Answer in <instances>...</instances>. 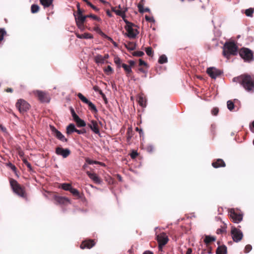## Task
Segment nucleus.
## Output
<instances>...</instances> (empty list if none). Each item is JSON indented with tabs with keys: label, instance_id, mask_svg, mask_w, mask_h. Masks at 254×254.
I'll list each match as a JSON object with an SVG mask.
<instances>
[{
	"label": "nucleus",
	"instance_id": "obj_20",
	"mask_svg": "<svg viewBox=\"0 0 254 254\" xmlns=\"http://www.w3.org/2000/svg\"><path fill=\"white\" fill-rule=\"evenodd\" d=\"M74 16L75 17V22L76 23H85L86 21V18H88V16L86 15H76L75 14H74Z\"/></svg>",
	"mask_w": 254,
	"mask_h": 254
},
{
	"label": "nucleus",
	"instance_id": "obj_8",
	"mask_svg": "<svg viewBox=\"0 0 254 254\" xmlns=\"http://www.w3.org/2000/svg\"><path fill=\"white\" fill-rule=\"evenodd\" d=\"M16 107L21 113L23 114L30 109V105L25 100L20 99L17 100L16 103Z\"/></svg>",
	"mask_w": 254,
	"mask_h": 254
},
{
	"label": "nucleus",
	"instance_id": "obj_1",
	"mask_svg": "<svg viewBox=\"0 0 254 254\" xmlns=\"http://www.w3.org/2000/svg\"><path fill=\"white\" fill-rule=\"evenodd\" d=\"M234 82L239 83L248 92H254V75L243 74L233 79Z\"/></svg>",
	"mask_w": 254,
	"mask_h": 254
},
{
	"label": "nucleus",
	"instance_id": "obj_47",
	"mask_svg": "<svg viewBox=\"0 0 254 254\" xmlns=\"http://www.w3.org/2000/svg\"><path fill=\"white\" fill-rule=\"evenodd\" d=\"M144 53L142 51H135L132 53V55L135 57H142Z\"/></svg>",
	"mask_w": 254,
	"mask_h": 254
},
{
	"label": "nucleus",
	"instance_id": "obj_5",
	"mask_svg": "<svg viewBox=\"0 0 254 254\" xmlns=\"http://www.w3.org/2000/svg\"><path fill=\"white\" fill-rule=\"evenodd\" d=\"M238 53L246 62L250 63L254 60V52L249 48H242L239 50Z\"/></svg>",
	"mask_w": 254,
	"mask_h": 254
},
{
	"label": "nucleus",
	"instance_id": "obj_55",
	"mask_svg": "<svg viewBox=\"0 0 254 254\" xmlns=\"http://www.w3.org/2000/svg\"><path fill=\"white\" fill-rule=\"evenodd\" d=\"M219 112V109L217 107L214 108L211 110V113L214 116L217 115L218 113Z\"/></svg>",
	"mask_w": 254,
	"mask_h": 254
},
{
	"label": "nucleus",
	"instance_id": "obj_30",
	"mask_svg": "<svg viewBox=\"0 0 254 254\" xmlns=\"http://www.w3.org/2000/svg\"><path fill=\"white\" fill-rule=\"evenodd\" d=\"M77 97L81 100L83 103L88 104L90 102L85 96H84L81 93H78L77 95Z\"/></svg>",
	"mask_w": 254,
	"mask_h": 254
},
{
	"label": "nucleus",
	"instance_id": "obj_14",
	"mask_svg": "<svg viewBox=\"0 0 254 254\" xmlns=\"http://www.w3.org/2000/svg\"><path fill=\"white\" fill-rule=\"evenodd\" d=\"M35 94L41 102H49L50 99L46 93L37 90L35 92Z\"/></svg>",
	"mask_w": 254,
	"mask_h": 254
},
{
	"label": "nucleus",
	"instance_id": "obj_51",
	"mask_svg": "<svg viewBox=\"0 0 254 254\" xmlns=\"http://www.w3.org/2000/svg\"><path fill=\"white\" fill-rule=\"evenodd\" d=\"M87 16H88V17L92 18L94 20H97L98 21H100L101 20L100 17L94 14L87 15Z\"/></svg>",
	"mask_w": 254,
	"mask_h": 254
},
{
	"label": "nucleus",
	"instance_id": "obj_34",
	"mask_svg": "<svg viewBox=\"0 0 254 254\" xmlns=\"http://www.w3.org/2000/svg\"><path fill=\"white\" fill-rule=\"evenodd\" d=\"M137 7L138 8V11L140 13H143L145 12H150V9L148 7L144 8L143 6L140 4H138Z\"/></svg>",
	"mask_w": 254,
	"mask_h": 254
},
{
	"label": "nucleus",
	"instance_id": "obj_57",
	"mask_svg": "<svg viewBox=\"0 0 254 254\" xmlns=\"http://www.w3.org/2000/svg\"><path fill=\"white\" fill-rule=\"evenodd\" d=\"M75 132H77L79 134H84L86 133V130L84 128L82 129H80V130L76 129V130H75Z\"/></svg>",
	"mask_w": 254,
	"mask_h": 254
},
{
	"label": "nucleus",
	"instance_id": "obj_58",
	"mask_svg": "<svg viewBox=\"0 0 254 254\" xmlns=\"http://www.w3.org/2000/svg\"><path fill=\"white\" fill-rule=\"evenodd\" d=\"M84 10L81 8H78V10H77L76 15H82Z\"/></svg>",
	"mask_w": 254,
	"mask_h": 254
},
{
	"label": "nucleus",
	"instance_id": "obj_40",
	"mask_svg": "<svg viewBox=\"0 0 254 254\" xmlns=\"http://www.w3.org/2000/svg\"><path fill=\"white\" fill-rule=\"evenodd\" d=\"M226 232V226L225 224H224L223 226H221L220 228L217 230L216 233L218 234H223Z\"/></svg>",
	"mask_w": 254,
	"mask_h": 254
},
{
	"label": "nucleus",
	"instance_id": "obj_63",
	"mask_svg": "<svg viewBox=\"0 0 254 254\" xmlns=\"http://www.w3.org/2000/svg\"><path fill=\"white\" fill-rule=\"evenodd\" d=\"M128 63L129 64L128 65L130 66V67L133 66L135 64V62L133 61H129Z\"/></svg>",
	"mask_w": 254,
	"mask_h": 254
},
{
	"label": "nucleus",
	"instance_id": "obj_18",
	"mask_svg": "<svg viewBox=\"0 0 254 254\" xmlns=\"http://www.w3.org/2000/svg\"><path fill=\"white\" fill-rule=\"evenodd\" d=\"M212 166L215 168H218L219 167H225L226 164L222 159H217L213 161Z\"/></svg>",
	"mask_w": 254,
	"mask_h": 254
},
{
	"label": "nucleus",
	"instance_id": "obj_61",
	"mask_svg": "<svg viewBox=\"0 0 254 254\" xmlns=\"http://www.w3.org/2000/svg\"><path fill=\"white\" fill-rule=\"evenodd\" d=\"M145 18L146 20L147 21H149V22H151L153 20V18L150 17L147 15L145 16Z\"/></svg>",
	"mask_w": 254,
	"mask_h": 254
},
{
	"label": "nucleus",
	"instance_id": "obj_12",
	"mask_svg": "<svg viewBox=\"0 0 254 254\" xmlns=\"http://www.w3.org/2000/svg\"><path fill=\"white\" fill-rule=\"evenodd\" d=\"M53 199L55 201V203L56 204L66 205L68 203H70V200L68 198L57 194L53 195Z\"/></svg>",
	"mask_w": 254,
	"mask_h": 254
},
{
	"label": "nucleus",
	"instance_id": "obj_62",
	"mask_svg": "<svg viewBox=\"0 0 254 254\" xmlns=\"http://www.w3.org/2000/svg\"><path fill=\"white\" fill-rule=\"evenodd\" d=\"M8 165L9 166V167L11 168V169L13 170V171H15L16 170V167L13 165L11 163H9L8 164Z\"/></svg>",
	"mask_w": 254,
	"mask_h": 254
},
{
	"label": "nucleus",
	"instance_id": "obj_49",
	"mask_svg": "<svg viewBox=\"0 0 254 254\" xmlns=\"http://www.w3.org/2000/svg\"><path fill=\"white\" fill-rule=\"evenodd\" d=\"M77 27L81 31L85 30L86 26L84 25V23H76Z\"/></svg>",
	"mask_w": 254,
	"mask_h": 254
},
{
	"label": "nucleus",
	"instance_id": "obj_25",
	"mask_svg": "<svg viewBox=\"0 0 254 254\" xmlns=\"http://www.w3.org/2000/svg\"><path fill=\"white\" fill-rule=\"evenodd\" d=\"M53 0H40L41 4L44 7H48L53 3Z\"/></svg>",
	"mask_w": 254,
	"mask_h": 254
},
{
	"label": "nucleus",
	"instance_id": "obj_32",
	"mask_svg": "<svg viewBox=\"0 0 254 254\" xmlns=\"http://www.w3.org/2000/svg\"><path fill=\"white\" fill-rule=\"evenodd\" d=\"M167 61V57L165 55H162L159 57L158 63L160 64H163L166 63Z\"/></svg>",
	"mask_w": 254,
	"mask_h": 254
},
{
	"label": "nucleus",
	"instance_id": "obj_52",
	"mask_svg": "<svg viewBox=\"0 0 254 254\" xmlns=\"http://www.w3.org/2000/svg\"><path fill=\"white\" fill-rule=\"evenodd\" d=\"M22 161L24 164L27 167V168H28L30 170L32 169V166L30 163L26 159H22Z\"/></svg>",
	"mask_w": 254,
	"mask_h": 254
},
{
	"label": "nucleus",
	"instance_id": "obj_6",
	"mask_svg": "<svg viewBox=\"0 0 254 254\" xmlns=\"http://www.w3.org/2000/svg\"><path fill=\"white\" fill-rule=\"evenodd\" d=\"M229 215L234 223H239L243 220V214L234 208H231L229 210Z\"/></svg>",
	"mask_w": 254,
	"mask_h": 254
},
{
	"label": "nucleus",
	"instance_id": "obj_38",
	"mask_svg": "<svg viewBox=\"0 0 254 254\" xmlns=\"http://www.w3.org/2000/svg\"><path fill=\"white\" fill-rule=\"evenodd\" d=\"M254 11V10L253 8H250L245 10V13L247 16L252 17L253 15Z\"/></svg>",
	"mask_w": 254,
	"mask_h": 254
},
{
	"label": "nucleus",
	"instance_id": "obj_35",
	"mask_svg": "<svg viewBox=\"0 0 254 254\" xmlns=\"http://www.w3.org/2000/svg\"><path fill=\"white\" fill-rule=\"evenodd\" d=\"M39 6L37 4H33L31 5V11L32 13H35L39 11Z\"/></svg>",
	"mask_w": 254,
	"mask_h": 254
},
{
	"label": "nucleus",
	"instance_id": "obj_46",
	"mask_svg": "<svg viewBox=\"0 0 254 254\" xmlns=\"http://www.w3.org/2000/svg\"><path fill=\"white\" fill-rule=\"evenodd\" d=\"M138 103L139 104V105H140L142 107H144L145 106V100H144V99L143 98V97H139V98H138Z\"/></svg>",
	"mask_w": 254,
	"mask_h": 254
},
{
	"label": "nucleus",
	"instance_id": "obj_23",
	"mask_svg": "<svg viewBox=\"0 0 254 254\" xmlns=\"http://www.w3.org/2000/svg\"><path fill=\"white\" fill-rule=\"evenodd\" d=\"M216 238L214 237L206 235L205 236L204 242L206 245L210 244L212 242H214Z\"/></svg>",
	"mask_w": 254,
	"mask_h": 254
},
{
	"label": "nucleus",
	"instance_id": "obj_2",
	"mask_svg": "<svg viewBox=\"0 0 254 254\" xmlns=\"http://www.w3.org/2000/svg\"><path fill=\"white\" fill-rule=\"evenodd\" d=\"M222 54L228 60L231 56H236L238 54V47L232 41L226 42L223 46Z\"/></svg>",
	"mask_w": 254,
	"mask_h": 254
},
{
	"label": "nucleus",
	"instance_id": "obj_33",
	"mask_svg": "<svg viewBox=\"0 0 254 254\" xmlns=\"http://www.w3.org/2000/svg\"><path fill=\"white\" fill-rule=\"evenodd\" d=\"M127 141L128 142L130 141L131 138L133 135V131L131 127H128L127 132Z\"/></svg>",
	"mask_w": 254,
	"mask_h": 254
},
{
	"label": "nucleus",
	"instance_id": "obj_26",
	"mask_svg": "<svg viewBox=\"0 0 254 254\" xmlns=\"http://www.w3.org/2000/svg\"><path fill=\"white\" fill-rule=\"evenodd\" d=\"M94 61L97 64H104L105 61L103 57L101 55H97L94 57Z\"/></svg>",
	"mask_w": 254,
	"mask_h": 254
},
{
	"label": "nucleus",
	"instance_id": "obj_28",
	"mask_svg": "<svg viewBox=\"0 0 254 254\" xmlns=\"http://www.w3.org/2000/svg\"><path fill=\"white\" fill-rule=\"evenodd\" d=\"M127 10V8L124 11H123V10H120V9H116V10L115 13L117 15H118L119 16H120L123 19V20H124V19H126L125 12Z\"/></svg>",
	"mask_w": 254,
	"mask_h": 254
},
{
	"label": "nucleus",
	"instance_id": "obj_15",
	"mask_svg": "<svg viewBox=\"0 0 254 254\" xmlns=\"http://www.w3.org/2000/svg\"><path fill=\"white\" fill-rule=\"evenodd\" d=\"M95 242L94 240L92 239H87L83 241L80 246V248L81 249H90L92 248L93 247H94L95 245Z\"/></svg>",
	"mask_w": 254,
	"mask_h": 254
},
{
	"label": "nucleus",
	"instance_id": "obj_50",
	"mask_svg": "<svg viewBox=\"0 0 254 254\" xmlns=\"http://www.w3.org/2000/svg\"><path fill=\"white\" fill-rule=\"evenodd\" d=\"M70 111H71V114L72 115V116L73 117V119L74 120V121L76 120V119H77L78 118H79L77 115L75 113L74 110L72 108H71L70 109Z\"/></svg>",
	"mask_w": 254,
	"mask_h": 254
},
{
	"label": "nucleus",
	"instance_id": "obj_54",
	"mask_svg": "<svg viewBox=\"0 0 254 254\" xmlns=\"http://www.w3.org/2000/svg\"><path fill=\"white\" fill-rule=\"evenodd\" d=\"M138 153L136 151H134V150H133L131 153H130V157L132 159H135V158L137 157V156H138Z\"/></svg>",
	"mask_w": 254,
	"mask_h": 254
},
{
	"label": "nucleus",
	"instance_id": "obj_41",
	"mask_svg": "<svg viewBox=\"0 0 254 254\" xmlns=\"http://www.w3.org/2000/svg\"><path fill=\"white\" fill-rule=\"evenodd\" d=\"M146 149L148 152L152 153L154 151L155 147L153 145L149 144L146 146Z\"/></svg>",
	"mask_w": 254,
	"mask_h": 254
},
{
	"label": "nucleus",
	"instance_id": "obj_10",
	"mask_svg": "<svg viewBox=\"0 0 254 254\" xmlns=\"http://www.w3.org/2000/svg\"><path fill=\"white\" fill-rule=\"evenodd\" d=\"M231 235L233 240L235 242H239L242 240L243 237L242 232L236 227H233L231 229Z\"/></svg>",
	"mask_w": 254,
	"mask_h": 254
},
{
	"label": "nucleus",
	"instance_id": "obj_16",
	"mask_svg": "<svg viewBox=\"0 0 254 254\" xmlns=\"http://www.w3.org/2000/svg\"><path fill=\"white\" fill-rule=\"evenodd\" d=\"M51 130L53 134L56 136L58 139L60 140L63 142H67V139H66L64 136L58 130H57L54 127L51 126Z\"/></svg>",
	"mask_w": 254,
	"mask_h": 254
},
{
	"label": "nucleus",
	"instance_id": "obj_27",
	"mask_svg": "<svg viewBox=\"0 0 254 254\" xmlns=\"http://www.w3.org/2000/svg\"><path fill=\"white\" fill-rule=\"evenodd\" d=\"M125 47L127 49L130 51H133L135 50L136 45L133 42H129L127 44H125Z\"/></svg>",
	"mask_w": 254,
	"mask_h": 254
},
{
	"label": "nucleus",
	"instance_id": "obj_29",
	"mask_svg": "<svg viewBox=\"0 0 254 254\" xmlns=\"http://www.w3.org/2000/svg\"><path fill=\"white\" fill-rule=\"evenodd\" d=\"M74 121L76 122L78 127H84L86 126L85 122L80 118H78Z\"/></svg>",
	"mask_w": 254,
	"mask_h": 254
},
{
	"label": "nucleus",
	"instance_id": "obj_11",
	"mask_svg": "<svg viewBox=\"0 0 254 254\" xmlns=\"http://www.w3.org/2000/svg\"><path fill=\"white\" fill-rule=\"evenodd\" d=\"M206 72L211 78L213 79H215L216 77L220 76L223 73L222 70L215 67L207 68Z\"/></svg>",
	"mask_w": 254,
	"mask_h": 254
},
{
	"label": "nucleus",
	"instance_id": "obj_36",
	"mask_svg": "<svg viewBox=\"0 0 254 254\" xmlns=\"http://www.w3.org/2000/svg\"><path fill=\"white\" fill-rule=\"evenodd\" d=\"M74 196H77L78 198L80 197V195L78 190L74 188H71L69 191Z\"/></svg>",
	"mask_w": 254,
	"mask_h": 254
},
{
	"label": "nucleus",
	"instance_id": "obj_9",
	"mask_svg": "<svg viewBox=\"0 0 254 254\" xmlns=\"http://www.w3.org/2000/svg\"><path fill=\"white\" fill-rule=\"evenodd\" d=\"M157 241L158 243V247L159 250H161L163 247L168 242L169 239L166 234L163 232L157 235Z\"/></svg>",
	"mask_w": 254,
	"mask_h": 254
},
{
	"label": "nucleus",
	"instance_id": "obj_64",
	"mask_svg": "<svg viewBox=\"0 0 254 254\" xmlns=\"http://www.w3.org/2000/svg\"><path fill=\"white\" fill-rule=\"evenodd\" d=\"M143 254H154V253L150 251H146L143 253Z\"/></svg>",
	"mask_w": 254,
	"mask_h": 254
},
{
	"label": "nucleus",
	"instance_id": "obj_42",
	"mask_svg": "<svg viewBox=\"0 0 254 254\" xmlns=\"http://www.w3.org/2000/svg\"><path fill=\"white\" fill-rule=\"evenodd\" d=\"M114 62L118 67L122 66V61L119 57H115L114 59Z\"/></svg>",
	"mask_w": 254,
	"mask_h": 254
},
{
	"label": "nucleus",
	"instance_id": "obj_43",
	"mask_svg": "<svg viewBox=\"0 0 254 254\" xmlns=\"http://www.w3.org/2000/svg\"><path fill=\"white\" fill-rule=\"evenodd\" d=\"M85 161L88 164H99L100 162L97 161H93L90 159L89 158L85 159Z\"/></svg>",
	"mask_w": 254,
	"mask_h": 254
},
{
	"label": "nucleus",
	"instance_id": "obj_3",
	"mask_svg": "<svg viewBox=\"0 0 254 254\" xmlns=\"http://www.w3.org/2000/svg\"><path fill=\"white\" fill-rule=\"evenodd\" d=\"M10 184L13 191L16 194L26 200L27 199V193L24 187L21 186L16 180L13 179H10Z\"/></svg>",
	"mask_w": 254,
	"mask_h": 254
},
{
	"label": "nucleus",
	"instance_id": "obj_53",
	"mask_svg": "<svg viewBox=\"0 0 254 254\" xmlns=\"http://www.w3.org/2000/svg\"><path fill=\"white\" fill-rule=\"evenodd\" d=\"M252 249V247L251 245H247L246 246L245 248V253H248L250 252Z\"/></svg>",
	"mask_w": 254,
	"mask_h": 254
},
{
	"label": "nucleus",
	"instance_id": "obj_45",
	"mask_svg": "<svg viewBox=\"0 0 254 254\" xmlns=\"http://www.w3.org/2000/svg\"><path fill=\"white\" fill-rule=\"evenodd\" d=\"M146 54L149 56H152L153 55V52L151 47H147L145 49Z\"/></svg>",
	"mask_w": 254,
	"mask_h": 254
},
{
	"label": "nucleus",
	"instance_id": "obj_7",
	"mask_svg": "<svg viewBox=\"0 0 254 254\" xmlns=\"http://www.w3.org/2000/svg\"><path fill=\"white\" fill-rule=\"evenodd\" d=\"M87 126L95 134L100 135V128L102 127L103 124L101 122H97L95 120H91L88 124Z\"/></svg>",
	"mask_w": 254,
	"mask_h": 254
},
{
	"label": "nucleus",
	"instance_id": "obj_17",
	"mask_svg": "<svg viewBox=\"0 0 254 254\" xmlns=\"http://www.w3.org/2000/svg\"><path fill=\"white\" fill-rule=\"evenodd\" d=\"M86 173L95 183L97 184H100L102 182V179L99 178L95 173H91L88 171H86Z\"/></svg>",
	"mask_w": 254,
	"mask_h": 254
},
{
	"label": "nucleus",
	"instance_id": "obj_48",
	"mask_svg": "<svg viewBox=\"0 0 254 254\" xmlns=\"http://www.w3.org/2000/svg\"><path fill=\"white\" fill-rule=\"evenodd\" d=\"M6 34V31L2 28H0V42H1L3 39V36Z\"/></svg>",
	"mask_w": 254,
	"mask_h": 254
},
{
	"label": "nucleus",
	"instance_id": "obj_44",
	"mask_svg": "<svg viewBox=\"0 0 254 254\" xmlns=\"http://www.w3.org/2000/svg\"><path fill=\"white\" fill-rule=\"evenodd\" d=\"M71 188V186L69 184H63L62 185V189L65 190L70 191Z\"/></svg>",
	"mask_w": 254,
	"mask_h": 254
},
{
	"label": "nucleus",
	"instance_id": "obj_4",
	"mask_svg": "<svg viewBox=\"0 0 254 254\" xmlns=\"http://www.w3.org/2000/svg\"><path fill=\"white\" fill-rule=\"evenodd\" d=\"M126 23L125 29L127 31L126 35L130 39H135L139 34L137 30V26L132 22H129L127 19H124Z\"/></svg>",
	"mask_w": 254,
	"mask_h": 254
},
{
	"label": "nucleus",
	"instance_id": "obj_22",
	"mask_svg": "<svg viewBox=\"0 0 254 254\" xmlns=\"http://www.w3.org/2000/svg\"><path fill=\"white\" fill-rule=\"evenodd\" d=\"M76 36L79 39H92L93 36L91 34L88 33H85L83 34H79L78 33L75 34Z\"/></svg>",
	"mask_w": 254,
	"mask_h": 254
},
{
	"label": "nucleus",
	"instance_id": "obj_24",
	"mask_svg": "<svg viewBox=\"0 0 254 254\" xmlns=\"http://www.w3.org/2000/svg\"><path fill=\"white\" fill-rule=\"evenodd\" d=\"M76 128L75 127V126L73 124H70L66 127V133L67 134H70L73 132H75Z\"/></svg>",
	"mask_w": 254,
	"mask_h": 254
},
{
	"label": "nucleus",
	"instance_id": "obj_13",
	"mask_svg": "<svg viewBox=\"0 0 254 254\" xmlns=\"http://www.w3.org/2000/svg\"><path fill=\"white\" fill-rule=\"evenodd\" d=\"M55 152L58 155L62 156L64 158L67 157L71 153L69 149H64L61 147H57L56 148Z\"/></svg>",
	"mask_w": 254,
	"mask_h": 254
},
{
	"label": "nucleus",
	"instance_id": "obj_21",
	"mask_svg": "<svg viewBox=\"0 0 254 254\" xmlns=\"http://www.w3.org/2000/svg\"><path fill=\"white\" fill-rule=\"evenodd\" d=\"M227 247L225 245L219 246L216 252V254H227Z\"/></svg>",
	"mask_w": 254,
	"mask_h": 254
},
{
	"label": "nucleus",
	"instance_id": "obj_56",
	"mask_svg": "<svg viewBox=\"0 0 254 254\" xmlns=\"http://www.w3.org/2000/svg\"><path fill=\"white\" fill-rule=\"evenodd\" d=\"M139 66L144 65V66H147V63L145 62H144L142 60L139 59Z\"/></svg>",
	"mask_w": 254,
	"mask_h": 254
},
{
	"label": "nucleus",
	"instance_id": "obj_31",
	"mask_svg": "<svg viewBox=\"0 0 254 254\" xmlns=\"http://www.w3.org/2000/svg\"><path fill=\"white\" fill-rule=\"evenodd\" d=\"M89 106V109L93 113H97L98 112V110L96 107V106L91 102H89L87 104Z\"/></svg>",
	"mask_w": 254,
	"mask_h": 254
},
{
	"label": "nucleus",
	"instance_id": "obj_60",
	"mask_svg": "<svg viewBox=\"0 0 254 254\" xmlns=\"http://www.w3.org/2000/svg\"><path fill=\"white\" fill-rule=\"evenodd\" d=\"M250 130L254 133V121L250 125Z\"/></svg>",
	"mask_w": 254,
	"mask_h": 254
},
{
	"label": "nucleus",
	"instance_id": "obj_59",
	"mask_svg": "<svg viewBox=\"0 0 254 254\" xmlns=\"http://www.w3.org/2000/svg\"><path fill=\"white\" fill-rule=\"evenodd\" d=\"M100 94L102 96V97L103 98V99L104 100V102L106 104L107 103L108 101H107V99L105 95V94L103 93V92L102 91V90H100Z\"/></svg>",
	"mask_w": 254,
	"mask_h": 254
},
{
	"label": "nucleus",
	"instance_id": "obj_37",
	"mask_svg": "<svg viewBox=\"0 0 254 254\" xmlns=\"http://www.w3.org/2000/svg\"><path fill=\"white\" fill-rule=\"evenodd\" d=\"M227 106L228 109L230 111H232L234 109L235 105L233 101L231 100H229L227 102Z\"/></svg>",
	"mask_w": 254,
	"mask_h": 254
},
{
	"label": "nucleus",
	"instance_id": "obj_39",
	"mask_svg": "<svg viewBox=\"0 0 254 254\" xmlns=\"http://www.w3.org/2000/svg\"><path fill=\"white\" fill-rule=\"evenodd\" d=\"M104 72L107 74L110 75L113 72V69L111 66L108 65L106 68L104 69Z\"/></svg>",
	"mask_w": 254,
	"mask_h": 254
},
{
	"label": "nucleus",
	"instance_id": "obj_19",
	"mask_svg": "<svg viewBox=\"0 0 254 254\" xmlns=\"http://www.w3.org/2000/svg\"><path fill=\"white\" fill-rule=\"evenodd\" d=\"M122 67L124 69L127 76L132 78L133 72L130 66L125 64H122Z\"/></svg>",
	"mask_w": 254,
	"mask_h": 254
}]
</instances>
